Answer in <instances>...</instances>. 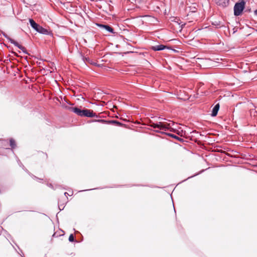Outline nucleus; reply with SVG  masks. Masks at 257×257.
<instances>
[{
    "mask_svg": "<svg viewBox=\"0 0 257 257\" xmlns=\"http://www.w3.org/2000/svg\"><path fill=\"white\" fill-rule=\"evenodd\" d=\"M69 110L81 117H93L97 116L95 113L90 109L85 108L81 109L77 107H71L69 108Z\"/></svg>",
    "mask_w": 257,
    "mask_h": 257,
    "instance_id": "obj_1",
    "label": "nucleus"
},
{
    "mask_svg": "<svg viewBox=\"0 0 257 257\" xmlns=\"http://www.w3.org/2000/svg\"><path fill=\"white\" fill-rule=\"evenodd\" d=\"M29 23L31 27L38 33L44 35L49 34L50 33L48 30L44 28L41 26L37 24L33 19H30Z\"/></svg>",
    "mask_w": 257,
    "mask_h": 257,
    "instance_id": "obj_2",
    "label": "nucleus"
},
{
    "mask_svg": "<svg viewBox=\"0 0 257 257\" xmlns=\"http://www.w3.org/2000/svg\"><path fill=\"white\" fill-rule=\"evenodd\" d=\"M245 2L244 0H240L234 5L233 10L235 16H240L245 8Z\"/></svg>",
    "mask_w": 257,
    "mask_h": 257,
    "instance_id": "obj_3",
    "label": "nucleus"
},
{
    "mask_svg": "<svg viewBox=\"0 0 257 257\" xmlns=\"http://www.w3.org/2000/svg\"><path fill=\"white\" fill-rule=\"evenodd\" d=\"M150 126L154 128H159L160 130L167 131L169 129L170 127V123H165L162 122H159L157 123H154L151 122Z\"/></svg>",
    "mask_w": 257,
    "mask_h": 257,
    "instance_id": "obj_4",
    "label": "nucleus"
},
{
    "mask_svg": "<svg viewBox=\"0 0 257 257\" xmlns=\"http://www.w3.org/2000/svg\"><path fill=\"white\" fill-rule=\"evenodd\" d=\"M96 25L100 28L102 30H104L106 32H108L110 33H112V28H111L108 25H105L102 24L96 23Z\"/></svg>",
    "mask_w": 257,
    "mask_h": 257,
    "instance_id": "obj_5",
    "label": "nucleus"
},
{
    "mask_svg": "<svg viewBox=\"0 0 257 257\" xmlns=\"http://www.w3.org/2000/svg\"><path fill=\"white\" fill-rule=\"evenodd\" d=\"M166 48L168 49H170V48L164 45H155L151 47V49L154 51H162L165 49Z\"/></svg>",
    "mask_w": 257,
    "mask_h": 257,
    "instance_id": "obj_6",
    "label": "nucleus"
},
{
    "mask_svg": "<svg viewBox=\"0 0 257 257\" xmlns=\"http://www.w3.org/2000/svg\"><path fill=\"white\" fill-rule=\"evenodd\" d=\"M82 60L85 63H88V64H90L91 65H94V66H99V64H97L96 63H95V62H94L92 60H91L90 58L89 57H84V56H82Z\"/></svg>",
    "mask_w": 257,
    "mask_h": 257,
    "instance_id": "obj_7",
    "label": "nucleus"
},
{
    "mask_svg": "<svg viewBox=\"0 0 257 257\" xmlns=\"http://www.w3.org/2000/svg\"><path fill=\"white\" fill-rule=\"evenodd\" d=\"M215 3L219 6L224 8L227 6L229 0H214Z\"/></svg>",
    "mask_w": 257,
    "mask_h": 257,
    "instance_id": "obj_8",
    "label": "nucleus"
},
{
    "mask_svg": "<svg viewBox=\"0 0 257 257\" xmlns=\"http://www.w3.org/2000/svg\"><path fill=\"white\" fill-rule=\"evenodd\" d=\"M220 105L219 103H217L213 108L212 112H211V116L213 117L216 116L218 113V110L219 109Z\"/></svg>",
    "mask_w": 257,
    "mask_h": 257,
    "instance_id": "obj_9",
    "label": "nucleus"
},
{
    "mask_svg": "<svg viewBox=\"0 0 257 257\" xmlns=\"http://www.w3.org/2000/svg\"><path fill=\"white\" fill-rule=\"evenodd\" d=\"M12 44H14L15 46L19 48L20 49H21L23 51V52L25 54H29L26 49L23 46L20 45L17 42H16L15 41H13Z\"/></svg>",
    "mask_w": 257,
    "mask_h": 257,
    "instance_id": "obj_10",
    "label": "nucleus"
},
{
    "mask_svg": "<svg viewBox=\"0 0 257 257\" xmlns=\"http://www.w3.org/2000/svg\"><path fill=\"white\" fill-rule=\"evenodd\" d=\"M22 1L26 5V7L35 5L34 0H22Z\"/></svg>",
    "mask_w": 257,
    "mask_h": 257,
    "instance_id": "obj_11",
    "label": "nucleus"
},
{
    "mask_svg": "<svg viewBox=\"0 0 257 257\" xmlns=\"http://www.w3.org/2000/svg\"><path fill=\"white\" fill-rule=\"evenodd\" d=\"M164 134H165V135H167L168 136H170V137H172L173 138H174V139H176V140H178V141H179L180 142H183V141L182 139L178 137V136H176V135H175L174 134H171V133H164Z\"/></svg>",
    "mask_w": 257,
    "mask_h": 257,
    "instance_id": "obj_12",
    "label": "nucleus"
},
{
    "mask_svg": "<svg viewBox=\"0 0 257 257\" xmlns=\"http://www.w3.org/2000/svg\"><path fill=\"white\" fill-rule=\"evenodd\" d=\"M3 35L6 38H7L8 41L11 43H13V41H15L14 40H13V39L11 38L10 37H9L5 32H3V31H1L0 30V36H1V35Z\"/></svg>",
    "mask_w": 257,
    "mask_h": 257,
    "instance_id": "obj_13",
    "label": "nucleus"
},
{
    "mask_svg": "<svg viewBox=\"0 0 257 257\" xmlns=\"http://www.w3.org/2000/svg\"><path fill=\"white\" fill-rule=\"evenodd\" d=\"M10 144L12 148H14L16 146L15 140L12 139L10 140Z\"/></svg>",
    "mask_w": 257,
    "mask_h": 257,
    "instance_id": "obj_14",
    "label": "nucleus"
},
{
    "mask_svg": "<svg viewBox=\"0 0 257 257\" xmlns=\"http://www.w3.org/2000/svg\"><path fill=\"white\" fill-rule=\"evenodd\" d=\"M47 185H48V186L49 187H50V188H52V189H53L54 190H55V189H56L57 188H61V186H59V185H57V186H56L55 187H54L53 186V185L52 184H51V183L48 184Z\"/></svg>",
    "mask_w": 257,
    "mask_h": 257,
    "instance_id": "obj_15",
    "label": "nucleus"
},
{
    "mask_svg": "<svg viewBox=\"0 0 257 257\" xmlns=\"http://www.w3.org/2000/svg\"><path fill=\"white\" fill-rule=\"evenodd\" d=\"M96 121H98V122H107L108 123H111L112 124V120H110L108 121L104 120V119H98V120H95Z\"/></svg>",
    "mask_w": 257,
    "mask_h": 257,
    "instance_id": "obj_16",
    "label": "nucleus"
},
{
    "mask_svg": "<svg viewBox=\"0 0 257 257\" xmlns=\"http://www.w3.org/2000/svg\"><path fill=\"white\" fill-rule=\"evenodd\" d=\"M68 240L70 242H73L74 241V237L73 234H71L69 235Z\"/></svg>",
    "mask_w": 257,
    "mask_h": 257,
    "instance_id": "obj_17",
    "label": "nucleus"
},
{
    "mask_svg": "<svg viewBox=\"0 0 257 257\" xmlns=\"http://www.w3.org/2000/svg\"><path fill=\"white\" fill-rule=\"evenodd\" d=\"M113 124H117L118 125H121L122 124L121 123L119 122V121L117 120H113Z\"/></svg>",
    "mask_w": 257,
    "mask_h": 257,
    "instance_id": "obj_18",
    "label": "nucleus"
},
{
    "mask_svg": "<svg viewBox=\"0 0 257 257\" xmlns=\"http://www.w3.org/2000/svg\"><path fill=\"white\" fill-rule=\"evenodd\" d=\"M18 163L19 165L21 167H22L23 169H24V168H25L24 166L22 164V163L21 162V161L19 160H18Z\"/></svg>",
    "mask_w": 257,
    "mask_h": 257,
    "instance_id": "obj_19",
    "label": "nucleus"
},
{
    "mask_svg": "<svg viewBox=\"0 0 257 257\" xmlns=\"http://www.w3.org/2000/svg\"><path fill=\"white\" fill-rule=\"evenodd\" d=\"M59 209L60 211L63 210L64 206H63L62 205H59L58 206Z\"/></svg>",
    "mask_w": 257,
    "mask_h": 257,
    "instance_id": "obj_20",
    "label": "nucleus"
},
{
    "mask_svg": "<svg viewBox=\"0 0 257 257\" xmlns=\"http://www.w3.org/2000/svg\"><path fill=\"white\" fill-rule=\"evenodd\" d=\"M155 132L156 133H161V134H164V133H165V132H161V131L160 130H156Z\"/></svg>",
    "mask_w": 257,
    "mask_h": 257,
    "instance_id": "obj_21",
    "label": "nucleus"
},
{
    "mask_svg": "<svg viewBox=\"0 0 257 257\" xmlns=\"http://www.w3.org/2000/svg\"><path fill=\"white\" fill-rule=\"evenodd\" d=\"M33 176V177L34 179H36V180H41L42 179L36 177L35 176H34V175H32Z\"/></svg>",
    "mask_w": 257,
    "mask_h": 257,
    "instance_id": "obj_22",
    "label": "nucleus"
},
{
    "mask_svg": "<svg viewBox=\"0 0 257 257\" xmlns=\"http://www.w3.org/2000/svg\"><path fill=\"white\" fill-rule=\"evenodd\" d=\"M64 194L65 196H66V197L67 198V195H69V194L67 192H65Z\"/></svg>",
    "mask_w": 257,
    "mask_h": 257,
    "instance_id": "obj_23",
    "label": "nucleus"
},
{
    "mask_svg": "<svg viewBox=\"0 0 257 257\" xmlns=\"http://www.w3.org/2000/svg\"><path fill=\"white\" fill-rule=\"evenodd\" d=\"M254 14L255 16H257V9L254 11Z\"/></svg>",
    "mask_w": 257,
    "mask_h": 257,
    "instance_id": "obj_24",
    "label": "nucleus"
},
{
    "mask_svg": "<svg viewBox=\"0 0 257 257\" xmlns=\"http://www.w3.org/2000/svg\"><path fill=\"white\" fill-rule=\"evenodd\" d=\"M198 174H195V175H193V176H190V177H188V179H189V178H192V177H194V176H195L197 175Z\"/></svg>",
    "mask_w": 257,
    "mask_h": 257,
    "instance_id": "obj_25",
    "label": "nucleus"
},
{
    "mask_svg": "<svg viewBox=\"0 0 257 257\" xmlns=\"http://www.w3.org/2000/svg\"><path fill=\"white\" fill-rule=\"evenodd\" d=\"M192 12H196V8H194V9H193V10H192Z\"/></svg>",
    "mask_w": 257,
    "mask_h": 257,
    "instance_id": "obj_26",
    "label": "nucleus"
},
{
    "mask_svg": "<svg viewBox=\"0 0 257 257\" xmlns=\"http://www.w3.org/2000/svg\"><path fill=\"white\" fill-rule=\"evenodd\" d=\"M91 189H86V190H85L84 191H88V190H91Z\"/></svg>",
    "mask_w": 257,
    "mask_h": 257,
    "instance_id": "obj_27",
    "label": "nucleus"
},
{
    "mask_svg": "<svg viewBox=\"0 0 257 257\" xmlns=\"http://www.w3.org/2000/svg\"><path fill=\"white\" fill-rule=\"evenodd\" d=\"M113 108L115 107V106L114 104H113Z\"/></svg>",
    "mask_w": 257,
    "mask_h": 257,
    "instance_id": "obj_28",
    "label": "nucleus"
},
{
    "mask_svg": "<svg viewBox=\"0 0 257 257\" xmlns=\"http://www.w3.org/2000/svg\"><path fill=\"white\" fill-rule=\"evenodd\" d=\"M25 170L26 172H28V170H27V169H25Z\"/></svg>",
    "mask_w": 257,
    "mask_h": 257,
    "instance_id": "obj_29",
    "label": "nucleus"
},
{
    "mask_svg": "<svg viewBox=\"0 0 257 257\" xmlns=\"http://www.w3.org/2000/svg\"><path fill=\"white\" fill-rule=\"evenodd\" d=\"M113 36H115V35H114L115 33L114 32H113Z\"/></svg>",
    "mask_w": 257,
    "mask_h": 257,
    "instance_id": "obj_30",
    "label": "nucleus"
},
{
    "mask_svg": "<svg viewBox=\"0 0 257 257\" xmlns=\"http://www.w3.org/2000/svg\"><path fill=\"white\" fill-rule=\"evenodd\" d=\"M1 229L2 230H4V229H3V228H2V227H1Z\"/></svg>",
    "mask_w": 257,
    "mask_h": 257,
    "instance_id": "obj_31",
    "label": "nucleus"
},
{
    "mask_svg": "<svg viewBox=\"0 0 257 257\" xmlns=\"http://www.w3.org/2000/svg\"><path fill=\"white\" fill-rule=\"evenodd\" d=\"M118 45H116V47H118Z\"/></svg>",
    "mask_w": 257,
    "mask_h": 257,
    "instance_id": "obj_32",
    "label": "nucleus"
},
{
    "mask_svg": "<svg viewBox=\"0 0 257 257\" xmlns=\"http://www.w3.org/2000/svg\"><path fill=\"white\" fill-rule=\"evenodd\" d=\"M174 211H175V207H174Z\"/></svg>",
    "mask_w": 257,
    "mask_h": 257,
    "instance_id": "obj_33",
    "label": "nucleus"
},
{
    "mask_svg": "<svg viewBox=\"0 0 257 257\" xmlns=\"http://www.w3.org/2000/svg\"><path fill=\"white\" fill-rule=\"evenodd\" d=\"M45 257H47L46 256Z\"/></svg>",
    "mask_w": 257,
    "mask_h": 257,
    "instance_id": "obj_34",
    "label": "nucleus"
}]
</instances>
